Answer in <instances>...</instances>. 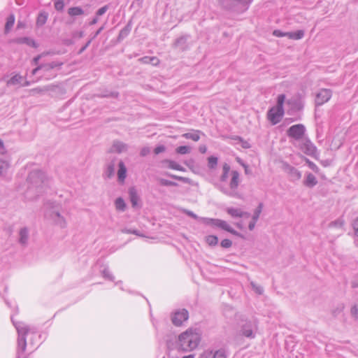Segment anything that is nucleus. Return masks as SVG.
<instances>
[{"mask_svg":"<svg viewBox=\"0 0 358 358\" xmlns=\"http://www.w3.org/2000/svg\"><path fill=\"white\" fill-rule=\"evenodd\" d=\"M11 320L18 334L17 358H27L24 354L27 348L26 336L28 334H31L30 345H34L36 338H39L37 329L34 327H30L22 322H15L13 317H11Z\"/></svg>","mask_w":358,"mask_h":358,"instance_id":"1","label":"nucleus"},{"mask_svg":"<svg viewBox=\"0 0 358 358\" xmlns=\"http://www.w3.org/2000/svg\"><path fill=\"white\" fill-rule=\"evenodd\" d=\"M201 338L199 329L189 328L178 336L176 348L179 352H188L193 351L199 346Z\"/></svg>","mask_w":358,"mask_h":358,"instance_id":"2","label":"nucleus"},{"mask_svg":"<svg viewBox=\"0 0 358 358\" xmlns=\"http://www.w3.org/2000/svg\"><path fill=\"white\" fill-rule=\"evenodd\" d=\"M27 181L29 183L27 194L29 196L31 193L38 194L43 192L46 182V176L45 173L39 170L32 171L29 173Z\"/></svg>","mask_w":358,"mask_h":358,"instance_id":"3","label":"nucleus"},{"mask_svg":"<svg viewBox=\"0 0 358 358\" xmlns=\"http://www.w3.org/2000/svg\"><path fill=\"white\" fill-rule=\"evenodd\" d=\"M45 217L51 220L53 223L62 229L66 228L67 223L66 219L61 215L58 206L54 203L46 204Z\"/></svg>","mask_w":358,"mask_h":358,"instance_id":"4","label":"nucleus"},{"mask_svg":"<svg viewBox=\"0 0 358 358\" xmlns=\"http://www.w3.org/2000/svg\"><path fill=\"white\" fill-rule=\"evenodd\" d=\"M231 178L230 180L229 187L219 185V189L224 194L235 198H241V194L238 192V187L240 183V174L237 171H232L231 172Z\"/></svg>","mask_w":358,"mask_h":358,"instance_id":"5","label":"nucleus"},{"mask_svg":"<svg viewBox=\"0 0 358 358\" xmlns=\"http://www.w3.org/2000/svg\"><path fill=\"white\" fill-rule=\"evenodd\" d=\"M240 334L249 338H254L257 329L256 320H242L239 324Z\"/></svg>","mask_w":358,"mask_h":358,"instance_id":"6","label":"nucleus"},{"mask_svg":"<svg viewBox=\"0 0 358 358\" xmlns=\"http://www.w3.org/2000/svg\"><path fill=\"white\" fill-rule=\"evenodd\" d=\"M188 318L189 313L185 308L176 310L171 315L172 323L177 327L181 326Z\"/></svg>","mask_w":358,"mask_h":358,"instance_id":"7","label":"nucleus"},{"mask_svg":"<svg viewBox=\"0 0 358 358\" xmlns=\"http://www.w3.org/2000/svg\"><path fill=\"white\" fill-rule=\"evenodd\" d=\"M306 132V128L303 124H298L290 127L287 131V135L289 138L295 140H300Z\"/></svg>","mask_w":358,"mask_h":358,"instance_id":"8","label":"nucleus"},{"mask_svg":"<svg viewBox=\"0 0 358 358\" xmlns=\"http://www.w3.org/2000/svg\"><path fill=\"white\" fill-rule=\"evenodd\" d=\"M284 113V109L272 107L267 113V118L273 125H275L280 122Z\"/></svg>","mask_w":358,"mask_h":358,"instance_id":"9","label":"nucleus"},{"mask_svg":"<svg viewBox=\"0 0 358 358\" xmlns=\"http://www.w3.org/2000/svg\"><path fill=\"white\" fill-rule=\"evenodd\" d=\"M62 65L63 62L59 61H53L50 63L43 64L33 69L31 73L32 75H35L38 71H42L43 73V76H44L45 73L49 72L55 68L59 69Z\"/></svg>","mask_w":358,"mask_h":358,"instance_id":"10","label":"nucleus"},{"mask_svg":"<svg viewBox=\"0 0 358 358\" xmlns=\"http://www.w3.org/2000/svg\"><path fill=\"white\" fill-rule=\"evenodd\" d=\"M227 352L224 348L206 350L200 354L199 358H227Z\"/></svg>","mask_w":358,"mask_h":358,"instance_id":"11","label":"nucleus"},{"mask_svg":"<svg viewBox=\"0 0 358 358\" xmlns=\"http://www.w3.org/2000/svg\"><path fill=\"white\" fill-rule=\"evenodd\" d=\"M282 169L288 175L292 181L299 180L301 178V173L287 162L282 163Z\"/></svg>","mask_w":358,"mask_h":358,"instance_id":"12","label":"nucleus"},{"mask_svg":"<svg viewBox=\"0 0 358 358\" xmlns=\"http://www.w3.org/2000/svg\"><path fill=\"white\" fill-rule=\"evenodd\" d=\"M331 90L329 89H322L316 94L315 104L316 106H322L327 103L331 97Z\"/></svg>","mask_w":358,"mask_h":358,"instance_id":"13","label":"nucleus"},{"mask_svg":"<svg viewBox=\"0 0 358 358\" xmlns=\"http://www.w3.org/2000/svg\"><path fill=\"white\" fill-rule=\"evenodd\" d=\"M301 150L308 155L314 156L317 153V148L309 140L306 141L301 146Z\"/></svg>","mask_w":358,"mask_h":358,"instance_id":"14","label":"nucleus"},{"mask_svg":"<svg viewBox=\"0 0 358 358\" xmlns=\"http://www.w3.org/2000/svg\"><path fill=\"white\" fill-rule=\"evenodd\" d=\"M127 167L122 161L118 163L117 178L120 182H124L127 178Z\"/></svg>","mask_w":358,"mask_h":358,"instance_id":"15","label":"nucleus"},{"mask_svg":"<svg viewBox=\"0 0 358 358\" xmlns=\"http://www.w3.org/2000/svg\"><path fill=\"white\" fill-rule=\"evenodd\" d=\"M128 145L120 141H115L113 142L112 147L110 148V152H115L121 153L127 150Z\"/></svg>","mask_w":358,"mask_h":358,"instance_id":"16","label":"nucleus"},{"mask_svg":"<svg viewBox=\"0 0 358 358\" xmlns=\"http://www.w3.org/2000/svg\"><path fill=\"white\" fill-rule=\"evenodd\" d=\"M13 43L17 44H26L30 47L36 48L37 45L34 40L29 37H20L12 40Z\"/></svg>","mask_w":358,"mask_h":358,"instance_id":"17","label":"nucleus"},{"mask_svg":"<svg viewBox=\"0 0 358 358\" xmlns=\"http://www.w3.org/2000/svg\"><path fill=\"white\" fill-rule=\"evenodd\" d=\"M218 229L228 231V232L231 233V234L237 236H241L240 233H238L237 231L234 230L227 221H224L223 220H220Z\"/></svg>","mask_w":358,"mask_h":358,"instance_id":"18","label":"nucleus"},{"mask_svg":"<svg viewBox=\"0 0 358 358\" xmlns=\"http://www.w3.org/2000/svg\"><path fill=\"white\" fill-rule=\"evenodd\" d=\"M128 193L132 206L134 208L136 207L139 201V196L138 195L136 189L134 187H131L129 189Z\"/></svg>","mask_w":358,"mask_h":358,"instance_id":"19","label":"nucleus"},{"mask_svg":"<svg viewBox=\"0 0 358 358\" xmlns=\"http://www.w3.org/2000/svg\"><path fill=\"white\" fill-rule=\"evenodd\" d=\"M29 240V229L27 227L22 228L19 231V243L25 245L27 244Z\"/></svg>","mask_w":358,"mask_h":358,"instance_id":"20","label":"nucleus"},{"mask_svg":"<svg viewBox=\"0 0 358 358\" xmlns=\"http://www.w3.org/2000/svg\"><path fill=\"white\" fill-rule=\"evenodd\" d=\"M220 219L209 218V217H201L199 222H202L206 225L210 226L213 228L219 227V222Z\"/></svg>","mask_w":358,"mask_h":358,"instance_id":"21","label":"nucleus"},{"mask_svg":"<svg viewBox=\"0 0 358 358\" xmlns=\"http://www.w3.org/2000/svg\"><path fill=\"white\" fill-rule=\"evenodd\" d=\"M303 184L305 186L312 188L317 184V180L313 174L308 173L303 181Z\"/></svg>","mask_w":358,"mask_h":358,"instance_id":"22","label":"nucleus"},{"mask_svg":"<svg viewBox=\"0 0 358 358\" xmlns=\"http://www.w3.org/2000/svg\"><path fill=\"white\" fill-rule=\"evenodd\" d=\"M69 16L75 17L85 14L84 10L80 6L71 7L67 11Z\"/></svg>","mask_w":358,"mask_h":358,"instance_id":"23","label":"nucleus"},{"mask_svg":"<svg viewBox=\"0 0 358 358\" xmlns=\"http://www.w3.org/2000/svg\"><path fill=\"white\" fill-rule=\"evenodd\" d=\"M187 36H181L177 38L174 43V47L180 50H185L187 48Z\"/></svg>","mask_w":358,"mask_h":358,"instance_id":"24","label":"nucleus"},{"mask_svg":"<svg viewBox=\"0 0 358 358\" xmlns=\"http://www.w3.org/2000/svg\"><path fill=\"white\" fill-rule=\"evenodd\" d=\"M226 212L232 217H242L243 210L241 208L229 207L226 208Z\"/></svg>","mask_w":358,"mask_h":358,"instance_id":"25","label":"nucleus"},{"mask_svg":"<svg viewBox=\"0 0 358 358\" xmlns=\"http://www.w3.org/2000/svg\"><path fill=\"white\" fill-rule=\"evenodd\" d=\"M10 166V164L9 161L0 159V176H6Z\"/></svg>","mask_w":358,"mask_h":358,"instance_id":"26","label":"nucleus"},{"mask_svg":"<svg viewBox=\"0 0 358 358\" xmlns=\"http://www.w3.org/2000/svg\"><path fill=\"white\" fill-rule=\"evenodd\" d=\"M304 34L303 30H297L296 31L287 32V37L292 40H299L304 36Z\"/></svg>","mask_w":358,"mask_h":358,"instance_id":"27","label":"nucleus"},{"mask_svg":"<svg viewBox=\"0 0 358 358\" xmlns=\"http://www.w3.org/2000/svg\"><path fill=\"white\" fill-rule=\"evenodd\" d=\"M48 13L43 11L41 12L36 19V25L38 27H41L44 25L48 20Z\"/></svg>","mask_w":358,"mask_h":358,"instance_id":"28","label":"nucleus"},{"mask_svg":"<svg viewBox=\"0 0 358 358\" xmlns=\"http://www.w3.org/2000/svg\"><path fill=\"white\" fill-rule=\"evenodd\" d=\"M115 173V163L113 162L108 164L104 171V176L106 178H110L114 176Z\"/></svg>","mask_w":358,"mask_h":358,"instance_id":"29","label":"nucleus"},{"mask_svg":"<svg viewBox=\"0 0 358 358\" xmlns=\"http://www.w3.org/2000/svg\"><path fill=\"white\" fill-rule=\"evenodd\" d=\"M200 131L196 130L194 133H185L182 135L186 139H191L194 141H198L200 139Z\"/></svg>","mask_w":358,"mask_h":358,"instance_id":"30","label":"nucleus"},{"mask_svg":"<svg viewBox=\"0 0 358 358\" xmlns=\"http://www.w3.org/2000/svg\"><path fill=\"white\" fill-rule=\"evenodd\" d=\"M115 206L117 210L124 212L126 209V203L124 199L118 197L115 201Z\"/></svg>","mask_w":358,"mask_h":358,"instance_id":"31","label":"nucleus"},{"mask_svg":"<svg viewBox=\"0 0 358 358\" xmlns=\"http://www.w3.org/2000/svg\"><path fill=\"white\" fill-rule=\"evenodd\" d=\"M23 80V77L20 75L16 74L13 76L10 80L7 81V85H17L21 83Z\"/></svg>","mask_w":358,"mask_h":358,"instance_id":"32","label":"nucleus"},{"mask_svg":"<svg viewBox=\"0 0 358 358\" xmlns=\"http://www.w3.org/2000/svg\"><path fill=\"white\" fill-rule=\"evenodd\" d=\"M205 241L209 246H215L218 243V238L215 235H208L205 237Z\"/></svg>","mask_w":358,"mask_h":358,"instance_id":"33","label":"nucleus"},{"mask_svg":"<svg viewBox=\"0 0 358 358\" xmlns=\"http://www.w3.org/2000/svg\"><path fill=\"white\" fill-rule=\"evenodd\" d=\"M218 158L215 156L208 157V167L210 170L215 169L217 166Z\"/></svg>","mask_w":358,"mask_h":358,"instance_id":"34","label":"nucleus"},{"mask_svg":"<svg viewBox=\"0 0 358 358\" xmlns=\"http://www.w3.org/2000/svg\"><path fill=\"white\" fill-rule=\"evenodd\" d=\"M15 23V17L13 15H10L6 20V23L5 25V33L7 34L10 31V29L13 26Z\"/></svg>","mask_w":358,"mask_h":358,"instance_id":"35","label":"nucleus"},{"mask_svg":"<svg viewBox=\"0 0 358 358\" xmlns=\"http://www.w3.org/2000/svg\"><path fill=\"white\" fill-rule=\"evenodd\" d=\"M344 225V220L342 217H339L335 221L331 222L329 224V227H335L338 229H342Z\"/></svg>","mask_w":358,"mask_h":358,"instance_id":"36","label":"nucleus"},{"mask_svg":"<svg viewBox=\"0 0 358 358\" xmlns=\"http://www.w3.org/2000/svg\"><path fill=\"white\" fill-rule=\"evenodd\" d=\"M262 208H263V203H259L258 206L257 207V208L254 211V213L252 215V220H255V221H257L259 217V215L262 211Z\"/></svg>","mask_w":358,"mask_h":358,"instance_id":"37","label":"nucleus"},{"mask_svg":"<svg viewBox=\"0 0 358 358\" xmlns=\"http://www.w3.org/2000/svg\"><path fill=\"white\" fill-rule=\"evenodd\" d=\"M168 164H169V168H170L171 169L177 170V171H185V169L181 165H180L179 164L176 163L174 161L169 160L168 161Z\"/></svg>","mask_w":358,"mask_h":358,"instance_id":"38","label":"nucleus"},{"mask_svg":"<svg viewBox=\"0 0 358 358\" xmlns=\"http://www.w3.org/2000/svg\"><path fill=\"white\" fill-rule=\"evenodd\" d=\"M101 273H102V275L104 278L108 280H110V281H113L115 280V278L114 276L113 275V274L110 273V271H109L108 268V267H106L104 268L102 271H101Z\"/></svg>","mask_w":358,"mask_h":358,"instance_id":"39","label":"nucleus"},{"mask_svg":"<svg viewBox=\"0 0 358 358\" xmlns=\"http://www.w3.org/2000/svg\"><path fill=\"white\" fill-rule=\"evenodd\" d=\"M191 151V148L187 145L179 146L176 149V152L180 155H185L189 153Z\"/></svg>","mask_w":358,"mask_h":358,"instance_id":"40","label":"nucleus"},{"mask_svg":"<svg viewBox=\"0 0 358 358\" xmlns=\"http://www.w3.org/2000/svg\"><path fill=\"white\" fill-rule=\"evenodd\" d=\"M250 285L252 288V289L257 294H262L264 292V289L262 286L255 284L254 282H250Z\"/></svg>","mask_w":358,"mask_h":358,"instance_id":"41","label":"nucleus"},{"mask_svg":"<svg viewBox=\"0 0 358 358\" xmlns=\"http://www.w3.org/2000/svg\"><path fill=\"white\" fill-rule=\"evenodd\" d=\"M285 94L278 95V99H277V106L275 107L281 108V109H284L283 104L285 102Z\"/></svg>","mask_w":358,"mask_h":358,"instance_id":"42","label":"nucleus"},{"mask_svg":"<svg viewBox=\"0 0 358 358\" xmlns=\"http://www.w3.org/2000/svg\"><path fill=\"white\" fill-rule=\"evenodd\" d=\"M50 90H51V86H45L44 87H36V88L32 89L31 90V92L33 93L41 94L45 92L49 91Z\"/></svg>","mask_w":358,"mask_h":358,"instance_id":"43","label":"nucleus"},{"mask_svg":"<svg viewBox=\"0 0 358 358\" xmlns=\"http://www.w3.org/2000/svg\"><path fill=\"white\" fill-rule=\"evenodd\" d=\"M55 8L58 11L63 10L64 8V0H56L54 3Z\"/></svg>","mask_w":358,"mask_h":358,"instance_id":"44","label":"nucleus"},{"mask_svg":"<svg viewBox=\"0 0 358 358\" xmlns=\"http://www.w3.org/2000/svg\"><path fill=\"white\" fill-rule=\"evenodd\" d=\"M121 231L123 234H135V235H136L138 236H143V235L141 234H140L139 231H138L136 229H131L124 228V229H122L121 230Z\"/></svg>","mask_w":358,"mask_h":358,"instance_id":"45","label":"nucleus"},{"mask_svg":"<svg viewBox=\"0 0 358 358\" xmlns=\"http://www.w3.org/2000/svg\"><path fill=\"white\" fill-rule=\"evenodd\" d=\"M306 164H308V167L312 169L315 173H317L319 171L318 166L313 162L309 160L308 159H306Z\"/></svg>","mask_w":358,"mask_h":358,"instance_id":"46","label":"nucleus"},{"mask_svg":"<svg viewBox=\"0 0 358 358\" xmlns=\"http://www.w3.org/2000/svg\"><path fill=\"white\" fill-rule=\"evenodd\" d=\"M220 245L224 248H229L232 245V242L231 240L225 238L221 241Z\"/></svg>","mask_w":358,"mask_h":358,"instance_id":"47","label":"nucleus"},{"mask_svg":"<svg viewBox=\"0 0 358 358\" xmlns=\"http://www.w3.org/2000/svg\"><path fill=\"white\" fill-rule=\"evenodd\" d=\"M183 212L188 216L195 219V220H197L199 221V218H201V217H199L198 215H196L195 213H194L191 210H187V209H185L183 210Z\"/></svg>","mask_w":358,"mask_h":358,"instance_id":"48","label":"nucleus"},{"mask_svg":"<svg viewBox=\"0 0 358 358\" xmlns=\"http://www.w3.org/2000/svg\"><path fill=\"white\" fill-rule=\"evenodd\" d=\"M165 150H166L165 146L163 145H161L157 146L155 148L154 152L155 155H159V153H162V152H164Z\"/></svg>","mask_w":358,"mask_h":358,"instance_id":"49","label":"nucleus"},{"mask_svg":"<svg viewBox=\"0 0 358 358\" xmlns=\"http://www.w3.org/2000/svg\"><path fill=\"white\" fill-rule=\"evenodd\" d=\"M150 148L149 147H143L140 151V155L142 157H145L146 155L150 154Z\"/></svg>","mask_w":358,"mask_h":358,"instance_id":"50","label":"nucleus"},{"mask_svg":"<svg viewBox=\"0 0 358 358\" xmlns=\"http://www.w3.org/2000/svg\"><path fill=\"white\" fill-rule=\"evenodd\" d=\"M343 310V304H341L339 305L335 310H333V315L336 317L338 316L340 313H342Z\"/></svg>","mask_w":358,"mask_h":358,"instance_id":"51","label":"nucleus"},{"mask_svg":"<svg viewBox=\"0 0 358 358\" xmlns=\"http://www.w3.org/2000/svg\"><path fill=\"white\" fill-rule=\"evenodd\" d=\"M160 182L162 185H164V186H172V185H176L177 184L174 182H172V181H170V180H165V179H162L160 180Z\"/></svg>","mask_w":358,"mask_h":358,"instance_id":"52","label":"nucleus"},{"mask_svg":"<svg viewBox=\"0 0 358 358\" xmlns=\"http://www.w3.org/2000/svg\"><path fill=\"white\" fill-rule=\"evenodd\" d=\"M350 313L352 317L356 319L358 318V307L357 306L352 307Z\"/></svg>","mask_w":358,"mask_h":358,"instance_id":"53","label":"nucleus"},{"mask_svg":"<svg viewBox=\"0 0 358 358\" xmlns=\"http://www.w3.org/2000/svg\"><path fill=\"white\" fill-rule=\"evenodd\" d=\"M143 63L145 64H150L151 62V60H156L157 61V58L155 57H144L141 59Z\"/></svg>","mask_w":358,"mask_h":358,"instance_id":"54","label":"nucleus"},{"mask_svg":"<svg viewBox=\"0 0 358 358\" xmlns=\"http://www.w3.org/2000/svg\"><path fill=\"white\" fill-rule=\"evenodd\" d=\"M287 32H282L280 30H274L273 34L277 37L287 36Z\"/></svg>","mask_w":358,"mask_h":358,"instance_id":"55","label":"nucleus"},{"mask_svg":"<svg viewBox=\"0 0 358 358\" xmlns=\"http://www.w3.org/2000/svg\"><path fill=\"white\" fill-rule=\"evenodd\" d=\"M108 10V6H104L101 8H100L97 12H96V15H99V16H101V15H103Z\"/></svg>","mask_w":358,"mask_h":358,"instance_id":"56","label":"nucleus"},{"mask_svg":"<svg viewBox=\"0 0 358 358\" xmlns=\"http://www.w3.org/2000/svg\"><path fill=\"white\" fill-rule=\"evenodd\" d=\"M352 227L355 231V234L358 238V217L354 221Z\"/></svg>","mask_w":358,"mask_h":358,"instance_id":"57","label":"nucleus"},{"mask_svg":"<svg viewBox=\"0 0 358 358\" xmlns=\"http://www.w3.org/2000/svg\"><path fill=\"white\" fill-rule=\"evenodd\" d=\"M170 177L172 178H174L176 180H178L179 181H182V182H187L188 179L187 178H184V177H182V176H175V175H170Z\"/></svg>","mask_w":358,"mask_h":358,"instance_id":"58","label":"nucleus"},{"mask_svg":"<svg viewBox=\"0 0 358 358\" xmlns=\"http://www.w3.org/2000/svg\"><path fill=\"white\" fill-rule=\"evenodd\" d=\"M45 54V53H43V54H41V55H38V56L35 57L34 59H33V63L35 65H37L40 59L44 56Z\"/></svg>","mask_w":358,"mask_h":358,"instance_id":"59","label":"nucleus"},{"mask_svg":"<svg viewBox=\"0 0 358 358\" xmlns=\"http://www.w3.org/2000/svg\"><path fill=\"white\" fill-rule=\"evenodd\" d=\"M6 152L3 142L0 139V154L3 155Z\"/></svg>","mask_w":358,"mask_h":358,"instance_id":"60","label":"nucleus"},{"mask_svg":"<svg viewBox=\"0 0 358 358\" xmlns=\"http://www.w3.org/2000/svg\"><path fill=\"white\" fill-rule=\"evenodd\" d=\"M230 169V166L228 164L224 163L222 166V172L229 173Z\"/></svg>","mask_w":358,"mask_h":358,"instance_id":"61","label":"nucleus"},{"mask_svg":"<svg viewBox=\"0 0 358 358\" xmlns=\"http://www.w3.org/2000/svg\"><path fill=\"white\" fill-rule=\"evenodd\" d=\"M91 43V40H89L85 45H83L79 50L78 54L83 53Z\"/></svg>","mask_w":358,"mask_h":358,"instance_id":"62","label":"nucleus"},{"mask_svg":"<svg viewBox=\"0 0 358 358\" xmlns=\"http://www.w3.org/2000/svg\"><path fill=\"white\" fill-rule=\"evenodd\" d=\"M256 222H257V221L252 220V221L249 223L248 229L250 231H252L255 229Z\"/></svg>","mask_w":358,"mask_h":358,"instance_id":"63","label":"nucleus"},{"mask_svg":"<svg viewBox=\"0 0 358 358\" xmlns=\"http://www.w3.org/2000/svg\"><path fill=\"white\" fill-rule=\"evenodd\" d=\"M199 150L201 153L204 154L207 151V147L205 145H201L199 146Z\"/></svg>","mask_w":358,"mask_h":358,"instance_id":"64","label":"nucleus"}]
</instances>
